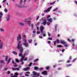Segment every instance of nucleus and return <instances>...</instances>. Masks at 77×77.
I'll use <instances>...</instances> for the list:
<instances>
[{
    "mask_svg": "<svg viewBox=\"0 0 77 77\" xmlns=\"http://www.w3.org/2000/svg\"><path fill=\"white\" fill-rule=\"evenodd\" d=\"M44 29V27L42 26H41L40 27V31L42 33H43V36L44 37L46 36V34H45V32H44V31H43V30Z\"/></svg>",
    "mask_w": 77,
    "mask_h": 77,
    "instance_id": "1",
    "label": "nucleus"
},
{
    "mask_svg": "<svg viewBox=\"0 0 77 77\" xmlns=\"http://www.w3.org/2000/svg\"><path fill=\"white\" fill-rule=\"evenodd\" d=\"M21 41H19L18 43L17 48L18 49H21V48H23V47H21L22 44H20L21 43Z\"/></svg>",
    "mask_w": 77,
    "mask_h": 77,
    "instance_id": "2",
    "label": "nucleus"
},
{
    "mask_svg": "<svg viewBox=\"0 0 77 77\" xmlns=\"http://www.w3.org/2000/svg\"><path fill=\"white\" fill-rule=\"evenodd\" d=\"M32 74L33 75L32 77H38V76L39 75V74L37 73L36 72H32Z\"/></svg>",
    "mask_w": 77,
    "mask_h": 77,
    "instance_id": "3",
    "label": "nucleus"
},
{
    "mask_svg": "<svg viewBox=\"0 0 77 77\" xmlns=\"http://www.w3.org/2000/svg\"><path fill=\"white\" fill-rule=\"evenodd\" d=\"M8 56H6L5 58V61H7L8 63H9V62H10V60H11V58H9L8 59Z\"/></svg>",
    "mask_w": 77,
    "mask_h": 77,
    "instance_id": "4",
    "label": "nucleus"
},
{
    "mask_svg": "<svg viewBox=\"0 0 77 77\" xmlns=\"http://www.w3.org/2000/svg\"><path fill=\"white\" fill-rule=\"evenodd\" d=\"M21 39V35L20 34H19L18 36L17 37V41H19Z\"/></svg>",
    "mask_w": 77,
    "mask_h": 77,
    "instance_id": "5",
    "label": "nucleus"
},
{
    "mask_svg": "<svg viewBox=\"0 0 77 77\" xmlns=\"http://www.w3.org/2000/svg\"><path fill=\"white\" fill-rule=\"evenodd\" d=\"M19 50H20V53L19 54V56L20 57L21 56H22V53H23V48H20L19 49Z\"/></svg>",
    "mask_w": 77,
    "mask_h": 77,
    "instance_id": "6",
    "label": "nucleus"
},
{
    "mask_svg": "<svg viewBox=\"0 0 77 77\" xmlns=\"http://www.w3.org/2000/svg\"><path fill=\"white\" fill-rule=\"evenodd\" d=\"M51 8H52V6L49 7L48 8L47 10H45L44 11V12H50V9H51Z\"/></svg>",
    "mask_w": 77,
    "mask_h": 77,
    "instance_id": "7",
    "label": "nucleus"
},
{
    "mask_svg": "<svg viewBox=\"0 0 77 77\" xmlns=\"http://www.w3.org/2000/svg\"><path fill=\"white\" fill-rule=\"evenodd\" d=\"M9 20H10V14H8L6 17V21H9Z\"/></svg>",
    "mask_w": 77,
    "mask_h": 77,
    "instance_id": "8",
    "label": "nucleus"
},
{
    "mask_svg": "<svg viewBox=\"0 0 77 77\" xmlns=\"http://www.w3.org/2000/svg\"><path fill=\"white\" fill-rule=\"evenodd\" d=\"M43 22L42 23L44 26H45L46 23H47V20L46 19H43Z\"/></svg>",
    "mask_w": 77,
    "mask_h": 77,
    "instance_id": "9",
    "label": "nucleus"
},
{
    "mask_svg": "<svg viewBox=\"0 0 77 77\" xmlns=\"http://www.w3.org/2000/svg\"><path fill=\"white\" fill-rule=\"evenodd\" d=\"M12 70H13V71H15L16 70H17V71H19V70H20V69L17 68H12Z\"/></svg>",
    "mask_w": 77,
    "mask_h": 77,
    "instance_id": "10",
    "label": "nucleus"
},
{
    "mask_svg": "<svg viewBox=\"0 0 77 77\" xmlns=\"http://www.w3.org/2000/svg\"><path fill=\"white\" fill-rule=\"evenodd\" d=\"M23 44L24 45V46L26 47H29V44L27 43H23Z\"/></svg>",
    "mask_w": 77,
    "mask_h": 77,
    "instance_id": "11",
    "label": "nucleus"
},
{
    "mask_svg": "<svg viewBox=\"0 0 77 77\" xmlns=\"http://www.w3.org/2000/svg\"><path fill=\"white\" fill-rule=\"evenodd\" d=\"M3 43L2 42H1L0 45V49H2L3 48Z\"/></svg>",
    "mask_w": 77,
    "mask_h": 77,
    "instance_id": "12",
    "label": "nucleus"
},
{
    "mask_svg": "<svg viewBox=\"0 0 77 77\" xmlns=\"http://www.w3.org/2000/svg\"><path fill=\"white\" fill-rule=\"evenodd\" d=\"M42 74L43 75H47V71H43L42 72Z\"/></svg>",
    "mask_w": 77,
    "mask_h": 77,
    "instance_id": "13",
    "label": "nucleus"
},
{
    "mask_svg": "<svg viewBox=\"0 0 77 77\" xmlns=\"http://www.w3.org/2000/svg\"><path fill=\"white\" fill-rule=\"evenodd\" d=\"M67 40L68 41H69V42H74V41H75V39H72L71 40V41L70 40H69V39L68 38L67 39Z\"/></svg>",
    "mask_w": 77,
    "mask_h": 77,
    "instance_id": "14",
    "label": "nucleus"
},
{
    "mask_svg": "<svg viewBox=\"0 0 77 77\" xmlns=\"http://www.w3.org/2000/svg\"><path fill=\"white\" fill-rule=\"evenodd\" d=\"M60 43H61V44H65V43L64 41L62 40H60Z\"/></svg>",
    "mask_w": 77,
    "mask_h": 77,
    "instance_id": "15",
    "label": "nucleus"
},
{
    "mask_svg": "<svg viewBox=\"0 0 77 77\" xmlns=\"http://www.w3.org/2000/svg\"><path fill=\"white\" fill-rule=\"evenodd\" d=\"M47 20L50 23L52 22V19H51V18L47 19Z\"/></svg>",
    "mask_w": 77,
    "mask_h": 77,
    "instance_id": "16",
    "label": "nucleus"
},
{
    "mask_svg": "<svg viewBox=\"0 0 77 77\" xmlns=\"http://www.w3.org/2000/svg\"><path fill=\"white\" fill-rule=\"evenodd\" d=\"M30 69V68L27 67L25 69H24V71H28V70Z\"/></svg>",
    "mask_w": 77,
    "mask_h": 77,
    "instance_id": "17",
    "label": "nucleus"
},
{
    "mask_svg": "<svg viewBox=\"0 0 77 77\" xmlns=\"http://www.w3.org/2000/svg\"><path fill=\"white\" fill-rule=\"evenodd\" d=\"M24 58V56H22L21 59H20V62H22L23 60V59Z\"/></svg>",
    "mask_w": 77,
    "mask_h": 77,
    "instance_id": "18",
    "label": "nucleus"
},
{
    "mask_svg": "<svg viewBox=\"0 0 77 77\" xmlns=\"http://www.w3.org/2000/svg\"><path fill=\"white\" fill-rule=\"evenodd\" d=\"M25 43H27V40L25 38L23 39V44H24Z\"/></svg>",
    "mask_w": 77,
    "mask_h": 77,
    "instance_id": "19",
    "label": "nucleus"
},
{
    "mask_svg": "<svg viewBox=\"0 0 77 77\" xmlns=\"http://www.w3.org/2000/svg\"><path fill=\"white\" fill-rule=\"evenodd\" d=\"M28 42L29 44H30L32 42V39H29L28 40Z\"/></svg>",
    "mask_w": 77,
    "mask_h": 77,
    "instance_id": "20",
    "label": "nucleus"
},
{
    "mask_svg": "<svg viewBox=\"0 0 77 77\" xmlns=\"http://www.w3.org/2000/svg\"><path fill=\"white\" fill-rule=\"evenodd\" d=\"M19 24L20 26H24V23H19Z\"/></svg>",
    "mask_w": 77,
    "mask_h": 77,
    "instance_id": "21",
    "label": "nucleus"
},
{
    "mask_svg": "<svg viewBox=\"0 0 77 77\" xmlns=\"http://www.w3.org/2000/svg\"><path fill=\"white\" fill-rule=\"evenodd\" d=\"M58 9V8H55L53 10V12H55V11H56L57 10V9Z\"/></svg>",
    "mask_w": 77,
    "mask_h": 77,
    "instance_id": "22",
    "label": "nucleus"
},
{
    "mask_svg": "<svg viewBox=\"0 0 77 77\" xmlns=\"http://www.w3.org/2000/svg\"><path fill=\"white\" fill-rule=\"evenodd\" d=\"M34 69L35 70H38L39 68H38V67H34Z\"/></svg>",
    "mask_w": 77,
    "mask_h": 77,
    "instance_id": "23",
    "label": "nucleus"
},
{
    "mask_svg": "<svg viewBox=\"0 0 77 77\" xmlns=\"http://www.w3.org/2000/svg\"><path fill=\"white\" fill-rule=\"evenodd\" d=\"M12 53L14 54H15V55H17V53L15 51H13L12 52Z\"/></svg>",
    "mask_w": 77,
    "mask_h": 77,
    "instance_id": "24",
    "label": "nucleus"
},
{
    "mask_svg": "<svg viewBox=\"0 0 77 77\" xmlns=\"http://www.w3.org/2000/svg\"><path fill=\"white\" fill-rule=\"evenodd\" d=\"M14 75L15 76H17V75H18V73L17 72H16Z\"/></svg>",
    "mask_w": 77,
    "mask_h": 77,
    "instance_id": "25",
    "label": "nucleus"
},
{
    "mask_svg": "<svg viewBox=\"0 0 77 77\" xmlns=\"http://www.w3.org/2000/svg\"><path fill=\"white\" fill-rule=\"evenodd\" d=\"M71 65H72V64H68L66 65V66L67 67H68L69 66H71Z\"/></svg>",
    "mask_w": 77,
    "mask_h": 77,
    "instance_id": "26",
    "label": "nucleus"
},
{
    "mask_svg": "<svg viewBox=\"0 0 77 77\" xmlns=\"http://www.w3.org/2000/svg\"><path fill=\"white\" fill-rule=\"evenodd\" d=\"M55 2L54 1V2L52 3H50V5H53L54 4V3H55Z\"/></svg>",
    "mask_w": 77,
    "mask_h": 77,
    "instance_id": "27",
    "label": "nucleus"
},
{
    "mask_svg": "<svg viewBox=\"0 0 77 77\" xmlns=\"http://www.w3.org/2000/svg\"><path fill=\"white\" fill-rule=\"evenodd\" d=\"M57 47H63V46L60 45H57Z\"/></svg>",
    "mask_w": 77,
    "mask_h": 77,
    "instance_id": "28",
    "label": "nucleus"
},
{
    "mask_svg": "<svg viewBox=\"0 0 77 77\" xmlns=\"http://www.w3.org/2000/svg\"><path fill=\"white\" fill-rule=\"evenodd\" d=\"M38 69L39 70V71H42V70L43 69V68H38Z\"/></svg>",
    "mask_w": 77,
    "mask_h": 77,
    "instance_id": "29",
    "label": "nucleus"
},
{
    "mask_svg": "<svg viewBox=\"0 0 77 77\" xmlns=\"http://www.w3.org/2000/svg\"><path fill=\"white\" fill-rule=\"evenodd\" d=\"M30 21H29L27 22V24H30Z\"/></svg>",
    "mask_w": 77,
    "mask_h": 77,
    "instance_id": "30",
    "label": "nucleus"
},
{
    "mask_svg": "<svg viewBox=\"0 0 77 77\" xmlns=\"http://www.w3.org/2000/svg\"><path fill=\"white\" fill-rule=\"evenodd\" d=\"M23 36L24 38H26V35H23Z\"/></svg>",
    "mask_w": 77,
    "mask_h": 77,
    "instance_id": "31",
    "label": "nucleus"
},
{
    "mask_svg": "<svg viewBox=\"0 0 77 77\" xmlns=\"http://www.w3.org/2000/svg\"><path fill=\"white\" fill-rule=\"evenodd\" d=\"M45 68H46V69H49V68H50V67H49V66L46 67Z\"/></svg>",
    "mask_w": 77,
    "mask_h": 77,
    "instance_id": "32",
    "label": "nucleus"
},
{
    "mask_svg": "<svg viewBox=\"0 0 77 77\" xmlns=\"http://www.w3.org/2000/svg\"><path fill=\"white\" fill-rule=\"evenodd\" d=\"M48 39H49V40H50V41H51L52 39V38L50 37L48 38Z\"/></svg>",
    "mask_w": 77,
    "mask_h": 77,
    "instance_id": "33",
    "label": "nucleus"
},
{
    "mask_svg": "<svg viewBox=\"0 0 77 77\" xmlns=\"http://www.w3.org/2000/svg\"><path fill=\"white\" fill-rule=\"evenodd\" d=\"M0 16H3V13L2 12H0Z\"/></svg>",
    "mask_w": 77,
    "mask_h": 77,
    "instance_id": "34",
    "label": "nucleus"
},
{
    "mask_svg": "<svg viewBox=\"0 0 77 77\" xmlns=\"http://www.w3.org/2000/svg\"><path fill=\"white\" fill-rule=\"evenodd\" d=\"M57 27V25L56 24L55 26V30H56V27Z\"/></svg>",
    "mask_w": 77,
    "mask_h": 77,
    "instance_id": "35",
    "label": "nucleus"
},
{
    "mask_svg": "<svg viewBox=\"0 0 77 77\" xmlns=\"http://www.w3.org/2000/svg\"><path fill=\"white\" fill-rule=\"evenodd\" d=\"M4 11L5 12H8V10H7L6 9H4Z\"/></svg>",
    "mask_w": 77,
    "mask_h": 77,
    "instance_id": "36",
    "label": "nucleus"
},
{
    "mask_svg": "<svg viewBox=\"0 0 77 77\" xmlns=\"http://www.w3.org/2000/svg\"><path fill=\"white\" fill-rule=\"evenodd\" d=\"M16 62H19V60H18V59H16Z\"/></svg>",
    "mask_w": 77,
    "mask_h": 77,
    "instance_id": "37",
    "label": "nucleus"
},
{
    "mask_svg": "<svg viewBox=\"0 0 77 77\" xmlns=\"http://www.w3.org/2000/svg\"><path fill=\"white\" fill-rule=\"evenodd\" d=\"M39 60V59H36L35 60H34V62H36L37 61H38Z\"/></svg>",
    "mask_w": 77,
    "mask_h": 77,
    "instance_id": "38",
    "label": "nucleus"
},
{
    "mask_svg": "<svg viewBox=\"0 0 77 77\" xmlns=\"http://www.w3.org/2000/svg\"><path fill=\"white\" fill-rule=\"evenodd\" d=\"M0 31H1V32H3L4 31V30L1 29H0Z\"/></svg>",
    "mask_w": 77,
    "mask_h": 77,
    "instance_id": "39",
    "label": "nucleus"
},
{
    "mask_svg": "<svg viewBox=\"0 0 77 77\" xmlns=\"http://www.w3.org/2000/svg\"><path fill=\"white\" fill-rule=\"evenodd\" d=\"M2 16H0V21H2Z\"/></svg>",
    "mask_w": 77,
    "mask_h": 77,
    "instance_id": "40",
    "label": "nucleus"
},
{
    "mask_svg": "<svg viewBox=\"0 0 77 77\" xmlns=\"http://www.w3.org/2000/svg\"><path fill=\"white\" fill-rule=\"evenodd\" d=\"M8 69V68H6L4 69V71H6Z\"/></svg>",
    "mask_w": 77,
    "mask_h": 77,
    "instance_id": "41",
    "label": "nucleus"
},
{
    "mask_svg": "<svg viewBox=\"0 0 77 77\" xmlns=\"http://www.w3.org/2000/svg\"><path fill=\"white\" fill-rule=\"evenodd\" d=\"M57 43H59V40H57Z\"/></svg>",
    "mask_w": 77,
    "mask_h": 77,
    "instance_id": "42",
    "label": "nucleus"
},
{
    "mask_svg": "<svg viewBox=\"0 0 77 77\" xmlns=\"http://www.w3.org/2000/svg\"><path fill=\"white\" fill-rule=\"evenodd\" d=\"M22 2H23V1L22 0H21L20 1V4H21V3H22Z\"/></svg>",
    "mask_w": 77,
    "mask_h": 77,
    "instance_id": "43",
    "label": "nucleus"
},
{
    "mask_svg": "<svg viewBox=\"0 0 77 77\" xmlns=\"http://www.w3.org/2000/svg\"><path fill=\"white\" fill-rule=\"evenodd\" d=\"M27 60V58H25L24 59V60L25 61H26V60Z\"/></svg>",
    "mask_w": 77,
    "mask_h": 77,
    "instance_id": "44",
    "label": "nucleus"
},
{
    "mask_svg": "<svg viewBox=\"0 0 77 77\" xmlns=\"http://www.w3.org/2000/svg\"><path fill=\"white\" fill-rule=\"evenodd\" d=\"M0 62L1 63H4V61L3 60H1Z\"/></svg>",
    "mask_w": 77,
    "mask_h": 77,
    "instance_id": "45",
    "label": "nucleus"
},
{
    "mask_svg": "<svg viewBox=\"0 0 77 77\" xmlns=\"http://www.w3.org/2000/svg\"><path fill=\"white\" fill-rule=\"evenodd\" d=\"M47 25H50V22H48L47 23Z\"/></svg>",
    "mask_w": 77,
    "mask_h": 77,
    "instance_id": "46",
    "label": "nucleus"
},
{
    "mask_svg": "<svg viewBox=\"0 0 77 77\" xmlns=\"http://www.w3.org/2000/svg\"><path fill=\"white\" fill-rule=\"evenodd\" d=\"M5 2H6V0H4L3 2H2V3H5Z\"/></svg>",
    "mask_w": 77,
    "mask_h": 77,
    "instance_id": "47",
    "label": "nucleus"
},
{
    "mask_svg": "<svg viewBox=\"0 0 77 77\" xmlns=\"http://www.w3.org/2000/svg\"><path fill=\"white\" fill-rule=\"evenodd\" d=\"M32 63H31L29 64V66H32Z\"/></svg>",
    "mask_w": 77,
    "mask_h": 77,
    "instance_id": "48",
    "label": "nucleus"
},
{
    "mask_svg": "<svg viewBox=\"0 0 77 77\" xmlns=\"http://www.w3.org/2000/svg\"><path fill=\"white\" fill-rule=\"evenodd\" d=\"M48 36H50V33H49V32H48Z\"/></svg>",
    "mask_w": 77,
    "mask_h": 77,
    "instance_id": "49",
    "label": "nucleus"
},
{
    "mask_svg": "<svg viewBox=\"0 0 77 77\" xmlns=\"http://www.w3.org/2000/svg\"><path fill=\"white\" fill-rule=\"evenodd\" d=\"M31 26H32V29H33V24H31Z\"/></svg>",
    "mask_w": 77,
    "mask_h": 77,
    "instance_id": "50",
    "label": "nucleus"
},
{
    "mask_svg": "<svg viewBox=\"0 0 77 77\" xmlns=\"http://www.w3.org/2000/svg\"><path fill=\"white\" fill-rule=\"evenodd\" d=\"M37 34H39V33H40V32H39V31H37Z\"/></svg>",
    "mask_w": 77,
    "mask_h": 77,
    "instance_id": "51",
    "label": "nucleus"
},
{
    "mask_svg": "<svg viewBox=\"0 0 77 77\" xmlns=\"http://www.w3.org/2000/svg\"><path fill=\"white\" fill-rule=\"evenodd\" d=\"M39 16H38L37 17L36 20H38V18H39Z\"/></svg>",
    "mask_w": 77,
    "mask_h": 77,
    "instance_id": "52",
    "label": "nucleus"
},
{
    "mask_svg": "<svg viewBox=\"0 0 77 77\" xmlns=\"http://www.w3.org/2000/svg\"><path fill=\"white\" fill-rule=\"evenodd\" d=\"M65 49H63V50H62V51L63 53V52H64V51H65Z\"/></svg>",
    "mask_w": 77,
    "mask_h": 77,
    "instance_id": "53",
    "label": "nucleus"
},
{
    "mask_svg": "<svg viewBox=\"0 0 77 77\" xmlns=\"http://www.w3.org/2000/svg\"><path fill=\"white\" fill-rule=\"evenodd\" d=\"M26 74H30V72H26Z\"/></svg>",
    "mask_w": 77,
    "mask_h": 77,
    "instance_id": "54",
    "label": "nucleus"
},
{
    "mask_svg": "<svg viewBox=\"0 0 77 77\" xmlns=\"http://www.w3.org/2000/svg\"><path fill=\"white\" fill-rule=\"evenodd\" d=\"M67 63H69V62H70V60H68L67 61Z\"/></svg>",
    "mask_w": 77,
    "mask_h": 77,
    "instance_id": "55",
    "label": "nucleus"
},
{
    "mask_svg": "<svg viewBox=\"0 0 77 77\" xmlns=\"http://www.w3.org/2000/svg\"><path fill=\"white\" fill-rule=\"evenodd\" d=\"M39 38H40L41 39H42V37L41 36H39Z\"/></svg>",
    "mask_w": 77,
    "mask_h": 77,
    "instance_id": "56",
    "label": "nucleus"
},
{
    "mask_svg": "<svg viewBox=\"0 0 77 77\" xmlns=\"http://www.w3.org/2000/svg\"><path fill=\"white\" fill-rule=\"evenodd\" d=\"M64 47H68V45H64Z\"/></svg>",
    "mask_w": 77,
    "mask_h": 77,
    "instance_id": "57",
    "label": "nucleus"
},
{
    "mask_svg": "<svg viewBox=\"0 0 77 77\" xmlns=\"http://www.w3.org/2000/svg\"><path fill=\"white\" fill-rule=\"evenodd\" d=\"M49 17H50V15H48L47 16V18H49Z\"/></svg>",
    "mask_w": 77,
    "mask_h": 77,
    "instance_id": "58",
    "label": "nucleus"
},
{
    "mask_svg": "<svg viewBox=\"0 0 77 77\" xmlns=\"http://www.w3.org/2000/svg\"><path fill=\"white\" fill-rule=\"evenodd\" d=\"M56 41H54V45H56Z\"/></svg>",
    "mask_w": 77,
    "mask_h": 77,
    "instance_id": "59",
    "label": "nucleus"
},
{
    "mask_svg": "<svg viewBox=\"0 0 77 77\" xmlns=\"http://www.w3.org/2000/svg\"><path fill=\"white\" fill-rule=\"evenodd\" d=\"M10 71H8L7 72V73H8V74H10Z\"/></svg>",
    "mask_w": 77,
    "mask_h": 77,
    "instance_id": "60",
    "label": "nucleus"
},
{
    "mask_svg": "<svg viewBox=\"0 0 77 77\" xmlns=\"http://www.w3.org/2000/svg\"><path fill=\"white\" fill-rule=\"evenodd\" d=\"M25 76H29V75H27V74H25Z\"/></svg>",
    "mask_w": 77,
    "mask_h": 77,
    "instance_id": "61",
    "label": "nucleus"
},
{
    "mask_svg": "<svg viewBox=\"0 0 77 77\" xmlns=\"http://www.w3.org/2000/svg\"><path fill=\"white\" fill-rule=\"evenodd\" d=\"M48 44H50L51 43V42L50 41H48Z\"/></svg>",
    "mask_w": 77,
    "mask_h": 77,
    "instance_id": "62",
    "label": "nucleus"
},
{
    "mask_svg": "<svg viewBox=\"0 0 77 77\" xmlns=\"http://www.w3.org/2000/svg\"><path fill=\"white\" fill-rule=\"evenodd\" d=\"M75 4H76V5H77V1H75Z\"/></svg>",
    "mask_w": 77,
    "mask_h": 77,
    "instance_id": "63",
    "label": "nucleus"
},
{
    "mask_svg": "<svg viewBox=\"0 0 77 77\" xmlns=\"http://www.w3.org/2000/svg\"><path fill=\"white\" fill-rule=\"evenodd\" d=\"M61 69L60 68H58V70H60Z\"/></svg>",
    "mask_w": 77,
    "mask_h": 77,
    "instance_id": "64",
    "label": "nucleus"
}]
</instances>
